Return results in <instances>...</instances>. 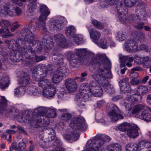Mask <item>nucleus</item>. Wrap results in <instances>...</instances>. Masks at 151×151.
<instances>
[{
	"label": "nucleus",
	"instance_id": "1",
	"mask_svg": "<svg viewBox=\"0 0 151 151\" xmlns=\"http://www.w3.org/2000/svg\"><path fill=\"white\" fill-rule=\"evenodd\" d=\"M47 66L44 64H39L33 68L32 76L35 81H39L40 78H45L47 75Z\"/></svg>",
	"mask_w": 151,
	"mask_h": 151
},
{
	"label": "nucleus",
	"instance_id": "2",
	"mask_svg": "<svg viewBox=\"0 0 151 151\" xmlns=\"http://www.w3.org/2000/svg\"><path fill=\"white\" fill-rule=\"evenodd\" d=\"M38 116L36 119H33V117L32 120L29 121L30 122V125L35 128L40 127H45L48 126L49 124V119L47 117H45L44 116L41 115H37Z\"/></svg>",
	"mask_w": 151,
	"mask_h": 151
},
{
	"label": "nucleus",
	"instance_id": "3",
	"mask_svg": "<svg viewBox=\"0 0 151 151\" xmlns=\"http://www.w3.org/2000/svg\"><path fill=\"white\" fill-rule=\"evenodd\" d=\"M14 44L15 46L17 47L19 51L20 52L25 51V50H27L29 51L30 50L32 54V56H36V54L34 52L33 48H32L31 46L29 45L27 47L26 45V42L23 39L18 38L16 40H12L11 41L10 44ZM31 56L32 55H31Z\"/></svg>",
	"mask_w": 151,
	"mask_h": 151
},
{
	"label": "nucleus",
	"instance_id": "4",
	"mask_svg": "<svg viewBox=\"0 0 151 151\" xmlns=\"http://www.w3.org/2000/svg\"><path fill=\"white\" fill-rule=\"evenodd\" d=\"M70 127L74 129L84 131L87 128L84 119L82 116L76 117L73 119L70 124Z\"/></svg>",
	"mask_w": 151,
	"mask_h": 151
},
{
	"label": "nucleus",
	"instance_id": "5",
	"mask_svg": "<svg viewBox=\"0 0 151 151\" xmlns=\"http://www.w3.org/2000/svg\"><path fill=\"white\" fill-rule=\"evenodd\" d=\"M34 112L36 115L44 116L45 117L47 118L55 117L57 115L55 109L43 107H39L35 109Z\"/></svg>",
	"mask_w": 151,
	"mask_h": 151
},
{
	"label": "nucleus",
	"instance_id": "6",
	"mask_svg": "<svg viewBox=\"0 0 151 151\" xmlns=\"http://www.w3.org/2000/svg\"><path fill=\"white\" fill-rule=\"evenodd\" d=\"M105 70L103 68H99L98 70V73H94L92 76V78L95 81L102 85L104 89L109 87L108 80L104 76V72Z\"/></svg>",
	"mask_w": 151,
	"mask_h": 151
},
{
	"label": "nucleus",
	"instance_id": "7",
	"mask_svg": "<svg viewBox=\"0 0 151 151\" xmlns=\"http://www.w3.org/2000/svg\"><path fill=\"white\" fill-rule=\"evenodd\" d=\"M109 108L110 110L108 113V116L111 120L115 122L119 119L123 118L122 112L116 106L111 104L109 106Z\"/></svg>",
	"mask_w": 151,
	"mask_h": 151
},
{
	"label": "nucleus",
	"instance_id": "8",
	"mask_svg": "<svg viewBox=\"0 0 151 151\" xmlns=\"http://www.w3.org/2000/svg\"><path fill=\"white\" fill-rule=\"evenodd\" d=\"M142 97L140 95L134 94L128 96L124 101V105L128 109L132 108V105L140 102Z\"/></svg>",
	"mask_w": 151,
	"mask_h": 151
},
{
	"label": "nucleus",
	"instance_id": "9",
	"mask_svg": "<svg viewBox=\"0 0 151 151\" xmlns=\"http://www.w3.org/2000/svg\"><path fill=\"white\" fill-rule=\"evenodd\" d=\"M135 12L137 19L141 21L146 19L147 13L145 8V4L142 1L138 2L135 9Z\"/></svg>",
	"mask_w": 151,
	"mask_h": 151
},
{
	"label": "nucleus",
	"instance_id": "10",
	"mask_svg": "<svg viewBox=\"0 0 151 151\" xmlns=\"http://www.w3.org/2000/svg\"><path fill=\"white\" fill-rule=\"evenodd\" d=\"M101 63L104 66L107 65V68H111V63L107 57H92L91 61V63L93 65L100 66Z\"/></svg>",
	"mask_w": 151,
	"mask_h": 151
},
{
	"label": "nucleus",
	"instance_id": "11",
	"mask_svg": "<svg viewBox=\"0 0 151 151\" xmlns=\"http://www.w3.org/2000/svg\"><path fill=\"white\" fill-rule=\"evenodd\" d=\"M21 34L22 36L24 37L25 41L29 43L31 47L34 46V40L35 35L32 33L29 29H23L21 31Z\"/></svg>",
	"mask_w": 151,
	"mask_h": 151
},
{
	"label": "nucleus",
	"instance_id": "12",
	"mask_svg": "<svg viewBox=\"0 0 151 151\" xmlns=\"http://www.w3.org/2000/svg\"><path fill=\"white\" fill-rule=\"evenodd\" d=\"M124 47L128 52L134 53L136 52L138 47L137 41L133 39L127 40L125 41Z\"/></svg>",
	"mask_w": 151,
	"mask_h": 151
},
{
	"label": "nucleus",
	"instance_id": "13",
	"mask_svg": "<svg viewBox=\"0 0 151 151\" xmlns=\"http://www.w3.org/2000/svg\"><path fill=\"white\" fill-rule=\"evenodd\" d=\"M12 114L14 116L18 118V119H21V120L23 119L24 121H25L24 119L28 121L31 120L33 116L32 112L31 111H27L25 115L23 114L20 115V113H19L18 110L15 108L12 109Z\"/></svg>",
	"mask_w": 151,
	"mask_h": 151
},
{
	"label": "nucleus",
	"instance_id": "14",
	"mask_svg": "<svg viewBox=\"0 0 151 151\" xmlns=\"http://www.w3.org/2000/svg\"><path fill=\"white\" fill-rule=\"evenodd\" d=\"M80 98L83 99L85 101L88 100L89 98V94L90 93V96L91 94V87L90 85L89 86L88 85L82 84L80 87Z\"/></svg>",
	"mask_w": 151,
	"mask_h": 151
},
{
	"label": "nucleus",
	"instance_id": "15",
	"mask_svg": "<svg viewBox=\"0 0 151 151\" xmlns=\"http://www.w3.org/2000/svg\"><path fill=\"white\" fill-rule=\"evenodd\" d=\"M91 93L94 96L100 97L102 95V88L99 83L96 81H93L90 83Z\"/></svg>",
	"mask_w": 151,
	"mask_h": 151
},
{
	"label": "nucleus",
	"instance_id": "16",
	"mask_svg": "<svg viewBox=\"0 0 151 151\" xmlns=\"http://www.w3.org/2000/svg\"><path fill=\"white\" fill-rule=\"evenodd\" d=\"M148 143L140 142L136 144H128L126 146V151H143L144 147L148 146Z\"/></svg>",
	"mask_w": 151,
	"mask_h": 151
},
{
	"label": "nucleus",
	"instance_id": "17",
	"mask_svg": "<svg viewBox=\"0 0 151 151\" xmlns=\"http://www.w3.org/2000/svg\"><path fill=\"white\" fill-rule=\"evenodd\" d=\"M8 102L4 96H1L0 99V114H4L7 116L10 115L11 113L12 114V109L9 110L6 108Z\"/></svg>",
	"mask_w": 151,
	"mask_h": 151
},
{
	"label": "nucleus",
	"instance_id": "18",
	"mask_svg": "<svg viewBox=\"0 0 151 151\" xmlns=\"http://www.w3.org/2000/svg\"><path fill=\"white\" fill-rule=\"evenodd\" d=\"M65 22L67 23L66 18L62 17L60 19L52 22L50 26V28L53 29L61 30L63 28Z\"/></svg>",
	"mask_w": 151,
	"mask_h": 151
},
{
	"label": "nucleus",
	"instance_id": "19",
	"mask_svg": "<svg viewBox=\"0 0 151 151\" xmlns=\"http://www.w3.org/2000/svg\"><path fill=\"white\" fill-rule=\"evenodd\" d=\"M30 80V76L29 74L22 71L19 76L18 81L20 84L27 86L29 85Z\"/></svg>",
	"mask_w": 151,
	"mask_h": 151
},
{
	"label": "nucleus",
	"instance_id": "20",
	"mask_svg": "<svg viewBox=\"0 0 151 151\" xmlns=\"http://www.w3.org/2000/svg\"><path fill=\"white\" fill-rule=\"evenodd\" d=\"M65 86L66 88L72 92L75 91L77 88V85L75 80L73 78H68L65 80Z\"/></svg>",
	"mask_w": 151,
	"mask_h": 151
},
{
	"label": "nucleus",
	"instance_id": "21",
	"mask_svg": "<svg viewBox=\"0 0 151 151\" xmlns=\"http://www.w3.org/2000/svg\"><path fill=\"white\" fill-rule=\"evenodd\" d=\"M139 128L136 124H132L127 130V134L128 136L132 138L136 137L139 135L138 132Z\"/></svg>",
	"mask_w": 151,
	"mask_h": 151
},
{
	"label": "nucleus",
	"instance_id": "22",
	"mask_svg": "<svg viewBox=\"0 0 151 151\" xmlns=\"http://www.w3.org/2000/svg\"><path fill=\"white\" fill-rule=\"evenodd\" d=\"M55 92V90L52 84L45 89H43L42 94L45 97L49 98L53 96Z\"/></svg>",
	"mask_w": 151,
	"mask_h": 151
},
{
	"label": "nucleus",
	"instance_id": "23",
	"mask_svg": "<svg viewBox=\"0 0 151 151\" xmlns=\"http://www.w3.org/2000/svg\"><path fill=\"white\" fill-rule=\"evenodd\" d=\"M56 67L57 68L55 72L56 73H57L62 75L65 77L68 76L69 71L65 66L60 64L56 65Z\"/></svg>",
	"mask_w": 151,
	"mask_h": 151
},
{
	"label": "nucleus",
	"instance_id": "24",
	"mask_svg": "<svg viewBox=\"0 0 151 151\" xmlns=\"http://www.w3.org/2000/svg\"><path fill=\"white\" fill-rule=\"evenodd\" d=\"M79 135L78 132L75 131L72 133L65 134L64 137L66 140L72 142L77 140L79 138Z\"/></svg>",
	"mask_w": 151,
	"mask_h": 151
},
{
	"label": "nucleus",
	"instance_id": "25",
	"mask_svg": "<svg viewBox=\"0 0 151 151\" xmlns=\"http://www.w3.org/2000/svg\"><path fill=\"white\" fill-rule=\"evenodd\" d=\"M89 34L91 38L93 40V41L96 44L98 45L97 40L101 36L100 32L94 28H92L90 30Z\"/></svg>",
	"mask_w": 151,
	"mask_h": 151
},
{
	"label": "nucleus",
	"instance_id": "26",
	"mask_svg": "<svg viewBox=\"0 0 151 151\" xmlns=\"http://www.w3.org/2000/svg\"><path fill=\"white\" fill-rule=\"evenodd\" d=\"M54 38L57 44L59 46L64 47L66 45L65 39L61 34H57L55 36Z\"/></svg>",
	"mask_w": 151,
	"mask_h": 151
},
{
	"label": "nucleus",
	"instance_id": "27",
	"mask_svg": "<svg viewBox=\"0 0 151 151\" xmlns=\"http://www.w3.org/2000/svg\"><path fill=\"white\" fill-rule=\"evenodd\" d=\"M137 117L147 122L151 121V114L146 111H144L141 114L139 113Z\"/></svg>",
	"mask_w": 151,
	"mask_h": 151
},
{
	"label": "nucleus",
	"instance_id": "28",
	"mask_svg": "<svg viewBox=\"0 0 151 151\" xmlns=\"http://www.w3.org/2000/svg\"><path fill=\"white\" fill-rule=\"evenodd\" d=\"M10 80L8 76H6L0 79V88L4 89L10 84Z\"/></svg>",
	"mask_w": 151,
	"mask_h": 151
},
{
	"label": "nucleus",
	"instance_id": "29",
	"mask_svg": "<svg viewBox=\"0 0 151 151\" xmlns=\"http://www.w3.org/2000/svg\"><path fill=\"white\" fill-rule=\"evenodd\" d=\"M42 42L44 43V45L48 48H51L53 46V40L51 37L48 35L45 36L42 39Z\"/></svg>",
	"mask_w": 151,
	"mask_h": 151
},
{
	"label": "nucleus",
	"instance_id": "30",
	"mask_svg": "<svg viewBox=\"0 0 151 151\" xmlns=\"http://www.w3.org/2000/svg\"><path fill=\"white\" fill-rule=\"evenodd\" d=\"M37 81L38 82L37 84L39 86L43 89H45L52 84L51 83L49 80L47 79L41 81L39 80V81Z\"/></svg>",
	"mask_w": 151,
	"mask_h": 151
},
{
	"label": "nucleus",
	"instance_id": "31",
	"mask_svg": "<svg viewBox=\"0 0 151 151\" xmlns=\"http://www.w3.org/2000/svg\"><path fill=\"white\" fill-rule=\"evenodd\" d=\"M108 151H122L121 146L117 144H114L108 146Z\"/></svg>",
	"mask_w": 151,
	"mask_h": 151
},
{
	"label": "nucleus",
	"instance_id": "32",
	"mask_svg": "<svg viewBox=\"0 0 151 151\" xmlns=\"http://www.w3.org/2000/svg\"><path fill=\"white\" fill-rule=\"evenodd\" d=\"M130 19L134 23H137V24L135 26V27L138 29H141L143 28L144 23L143 22H138L136 17L133 15H131L130 17Z\"/></svg>",
	"mask_w": 151,
	"mask_h": 151
},
{
	"label": "nucleus",
	"instance_id": "33",
	"mask_svg": "<svg viewBox=\"0 0 151 151\" xmlns=\"http://www.w3.org/2000/svg\"><path fill=\"white\" fill-rule=\"evenodd\" d=\"M26 87L24 86L18 87L15 89L14 94L18 96L24 95L25 93Z\"/></svg>",
	"mask_w": 151,
	"mask_h": 151
},
{
	"label": "nucleus",
	"instance_id": "34",
	"mask_svg": "<svg viewBox=\"0 0 151 151\" xmlns=\"http://www.w3.org/2000/svg\"><path fill=\"white\" fill-rule=\"evenodd\" d=\"M144 106L142 104H137L136 105L134 108L132 113L134 114H136L137 115L139 114L142 113V110L144 109Z\"/></svg>",
	"mask_w": 151,
	"mask_h": 151
},
{
	"label": "nucleus",
	"instance_id": "35",
	"mask_svg": "<svg viewBox=\"0 0 151 151\" xmlns=\"http://www.w3.org/2000/svg\"><path fill=\"white\" fill-rule=\"evenodd\" d=\"M76 32V29L73 26H70L67 27L65 31V35L67 36H72Z\"/></svg>",
	"mask_w": 151,
	"mask_h": 151
},
{
	"label": "nucleus",
	"instance_id": "36",
	"mask_svg": "<svg viewBox=\"0 0 151 151\" xmlns=\"http://www.w3.org/2000/svg\"><path fill=\"white\" fill-rule=\"evenodd\" d=\"M64 77L62 75H60L55 72L52 77V81L55 83H59L62 81Z\"/></svg>",
	"mask_w": 151,
	"mask_h": 151
},
{
	"label": "nucleus",
	"instance_id": "37",
	"mask_svg": "<svg viewBox=\"0 0 151 151\" xmlns=\"http://www.w3.org/2000/svg\"><path fill=\"white\" fill-rule=\"evenodd\" d=\"M82 57H68L67 60H69V62L71 65L73 67L78 63L80 62V60Z\"/></svg>",
	"mask_w": 151,
	"mask_h": 151
},
{
	"label": "nucleus",
	"instance_id": "38",
	"mask_svg": "<svg viewBox=\"0 0 151 151\" xmlns=\"http://www.w3.org/2000/svg\"><path fill=\"white\" fill-rule=\"evenodd\" d=\"M132 124L127 122H123L120 124L118 127V129L121 131H127Z\"/></svg>",
	"mask_w": 151,
	"mask_h": 151
},
{
	"label": "nucleus",
	"instance_id": "39",
	"mask_svg": "<svg viewBox=\"0 0 151 151\" xmlns=\"http://www.w3.org/2000/svg\"><path fill=\"white\" fill-rule=\"evenodd\" d=\"M121 61L120 67H125V63L127 61L132 62L133 60L132 57H119Z\"/></svg>",
	"mask_w": 151,
	"mask_h": 151
},
{
	"label": "nucleus",
	"instance_id": "40",
	"mask_svg": "<svg viewBox=\"0 0 151 151\" xmlns=\"http://www.w3.org/2000/svg\"><path fill=\"white\" fill-rule=\"evenodd\" d=\"M29 4H28L29 8V12H32L33 10L36 8L37 6L36 2L37 0H29Z\"/></svg>",
	"mask_w": 151,
	"mask_h": 151
},
{
	"label": "nucleus",
	"instance_id": "41",
	"mask_svg": "<svg viewBox=\"0 0 151 151\" xmlns=\"http://www.w3.org/2000/svg\"><path fill=\"white\" fill-rule=\"evenodd\" d=\"M136 0H124L125 6L127 7H132L137 3Z\"/></svg>",
	"mask_w": 151,
	"mask_h": 151
},
{
	"label": "nucleus",
	"instance_id": "42",
	"mask_svg": "<svg viewBox=\"0 0 151 151\" xmlns=\"http://www.w3.org/2000/svg\"><path fill=\"white\" fill-rule=\"evenodd\" d=\"M137 91L139 95H144L147 92L148 88L145 86H141L138 87Z\"/></svg>",
	"mask_w": 151,
	"mask_h": 151
},
{
	"label": "nucleus",
	"instance_id": "43",
	"mask_svg": "<svg viewBox=\"0 0 151 151\" xmlns=\"http://www.w3.org/2000/svg\"><path fill=\"white\" fill-rule=\"evenodd\" d=\"M40 9L41 14H47V15H48L50 13L49 9L45 5H40Z\"/></svg>",
	"mask_w": 151,
	"mask_h": 151
},
{
	"label": "nucleus",
	"instance_id": "44",
	"mask_svg": "<svg viewBox=\"0 0 151 151\" xmlns=\"http://www.w3.org/2000/svg\"><path fill=\"white\" fill-rule=\"evenodd\" d=\"M72 117L71 114L68 113H65L62 114L60 118L61 121L66 122L69 120Z\"/></svg>",
	"mask_w": 151,
	"mask_h": 151
},
{
	"label": "nucleus",
	"instance_id": "45",
	"mask_svg": "<svg viewBox=\"0 0 151 151\" xmlns=\"http://www.w3.org/2000/svg\"><path fill=\"white\" fill-rule=\"evenodd\" d=\"M138 58V60H139V62L140 63L142 64V63H148L151 65V59H149V57H137Z\"/></svg>",
	"mask_w": 151,
	"mask_h": 151
},
{
	"label": "nucleus",
	"instance_id": "46",
	"mask_svg": "<svg viewBox=\"0 0 151 151\" xmlns=\"http://www.w3.org/2000/svg\"><path fill=\"white\" fill-rule=\"evenodd\" d=\"M99 45L100 47L104 49H107L108 47L106 40L104 38H101L100 40Z\"/></svg>",
	"mask_w": 151,
	"mask_h": 151
},
{
	"label": "nucleus",
	"instance_id": "47",
	"mask_svg": "<svg viewBox=\"0 0 151 151\" xmlns=\"http://www.w3.org/2000/svg\"><path fill=\"white\" fill-rule=\"evenodd\" d=\"M92 23L94 27L99 29H101L104 28V25L101 22L95 19H93L92 21Z\"/></svg>",
	"mask_w": 151,
	"mask_h": 151
},
{
	"label": "nucleus",
	"instance_id": "48",
	"mask_svg": "<svg viewBox=\"0 0 151 151\" xmlns=\"http://www.w3.org/2000/svg\"><path fill=\"white\" fill-rule=\"evenodd\" d=\"M9 6L6 4L2 5L1 12V13L5 15H7L9 11Z\"/></svg>",
	"mask_w": 151,
	"mask_h": 151
},
{
	"label": "nucleus",
	"instance_id": "49",
	"mask_svg": "<svg viewBox=\"0 0 151 151\" xmlns=\"http://www.w3.org/2000/svg\"><path fill=\"white\" fill-rule=\"evenodd\" d=\"M118 17L120 21L122 23H126L127 21V16L123 12L119 13L118 12Z\"/></svg>",
	"mask_w": 151,
	"mask_h": 151
},
{
	"label": "nucleus",
	"instance_id": "50",
	"mask_svg": "<svg viewBox=\"0 0 151 151\" xmlns=\"http://www.w3.org/2000/svg\"><path fill=\"white\" fill-rule=\"evenodd\" d=\"M106 67L103 68V69H104V70H105L104 71L105 72H104V74L105 76V78L107 79L106 78H112V75L111 74V72L109 71L108 70L109 69L107 68V65H106ZM111 68H110V69Z\"/></svg>",
	"mask_w": 151,
	"mask_h": 151
},
{
	"label": "nucleus",
	"instance_id": "51",
	"mask_svg": "<svg viewBox=\"0 0 151 151\" xmlns=\"http://www.w3.org/2000/svg\"><path fill=\"white\" fill-rule=\"evenodd\" d=\"M40 139L39 140V143L40 145L42 148L45 149L47 148L46 143L47 142L45 140L43 137L42 135H40L39 136Z\"/></svg>",
	"mask_w": 151,
	"mask_h": 151
},
{
	"label": "nucleus",
	"instance_id": "52",
	"mask_svg": "<svg viewBox=\"0 0 151 151\" xmlns=\"http://www.w3.org/2000/svg\"><path fill=\"white\" fill-rule=\"evenodd\" d=\"M22 64L24 65L31 64L34 62L32 57H24Z\"/></svg>",
	"mask_w": 151,
	"mask_h": 151
},
{
	"label": "nucleus",
	"instance_id": "53",
	"mask_svg": "<svg viewBox=\"0 0 151 151\" xmlns=\"http://www.w3.org/2000/svg\"><path fill=\"white\" fill-rule=\"evenodd\" d=\"M117 35L116 37L117 39L120 41H122L124 40L126 37L125 35L122 31L119 32L117 33Z\"/></svg>",
	"mask_w": 151,
	"mask_h": 151
},
{
	"label": "nucleus",
	"instance_id": "54",
	"mask_svg": "<svg viewBox=\"0 0 151 151\" xmlns=\"http://www.w3.org/2000/svg\"><path fill=\"white\" fill-rule=\"evenodd\" d=\"M26 148V144L23 141L20 142L19 143L17 150L18 151H24L25 150Z\"/></svg>",
	"mask_w": 151,
	"mask_h": 151
},
{
	"label": "nucleus",
	"instance_id": "55",
	"mask_svg": "<svg viewBox=\"0 0 151 151\" xmlns=\"http://www.w3.org/2000/svg\"><path fill=\"white\" fill-rule=\"evenodd\" d=\"M119 86L121 89L122 88H125L127 86H129V84L128 83L127 80L124 79L121 80L119 82Z\"/></svg>",
	"mask_w": 151,
	"mask_h": 151
},
{
	"label": "nucleus",
	"instance_id": "56",
	"mask_svg": "<svg viewBox=\"0 0 151 151\" xmlns=\"http://www.w3.org/2000/svg\"><path fill=\"white\" fill-rule=\"evenodd\" d=\"M48 134L49 135L52 134V135L51 137V140H54L56 138V136L55 135V131L52 128H49L47 129Z\"/></svg>",
	"mask_w": 151,
	"mask_h": 151
},
{
	"label": "nucleus",
	"instance_id": "57",
	"mask_svg": "<svg viewBox=\"0 0 151 151\" xmlns=\"http://www.w3.org/2000/svg\"><path fill=\"white\" fill-rule=\"evenodd\" d=\"M73 40L75 41V43L77 44H80L81 42L82 41V39L80 35H75L73 37Z\"/></svg>",
	"mask_w": 151,
	"mask_h": 151
},
{
	"label": "nucleus",
	"instance_id": "58",
	"mask_svg": "<svg viewBox=\"0 0 151 151\" xmlns=\"http://www.w3.org/2000/svg\"><path fill=\"white\" fill-rule=\"evenodd\" d=\"M63 58L61 59L60 57H53L52 61L54 63H56V65L61 64L63 63Z\"/></svg>",
	"mask_w": 151,
	"mask_h": 151
},
{
	"label": "nucleus",
	"instance_id": "59",
	"mask_svg": "<svg viewBox=\"0 0 151 151\" xmlns=\"http://www.w3.org/2000/svg\"><path fill=\"white\" fill-rule=\"evenodd\" d=\"M86 52V49H77L76 51V55H83L84 56Z\"/></svg>",
	"mask_w": 151,
	"mask_h": 151
},
{
	"label": "nucleus",
	"instance_id": "60",
	"mask_svg": "<svg viewBox=\"0 0 151 151\" xmlns=\"http://www.w3.org/2000/svg\"><path fill=\"white\" fill-rule=\"evenodd\" d=\"M35 47L37 48V50L36 51L37 52H40L42 50V45L41 44V42L38 40L35 41Z\"/></svg>",
	"mask_w": 151,
	"mask_h": 151
},
{
	"label": "nucleus",
	"instance_id": "61",
	"mask_svg": "<svg viewBox=\"0 0 151 151\" xmlns=\"http://www.w3.org/2000/svg\"><path fill=\"white\" fill-rule=\"evenodd\" d=\"M37 27L39 29L41 28L45 32L46 30L45 24V22H39L37 25Z\"/></svg>",
	"mask_w": 151,
	"mask_h": 151
},
{
	"label": "nucleus",
	"instance_id": "62",
	"mask_svg": "<svg viewBox=\"0 0 151 151\" xmlns=\"http://www.w3.org/2000/svg\"><path fill=\"white\" fill-rule=\"evenodd\" d=\"M116 9L117 11V13L118 12L119 13H121L122 12H123L124 9H123V5L122 4L121 2H119L116 5Z\"/></svg>",
	"mask_w": 151,
	"mask_h": 151
},
{
	"label": "nucleus",
	"instance_id": "63",
	"mask_svg": "<svg viewBox=\"0 0 151 151\" xmlns=\"http://www.w3.org/2000/svg\"><path fill=\"white\" fill-rule=\"evenodd\" d=\"M47 70L51 71V72L55 71L57 67L56 65L55 66L52 64H49L47 66Z\"/></svg>",
	"mask_w": 151,
	"mask_h": 151
},
{
	"label": "nucleus",
	"instance_id": "64",
	"mask_svg": "<svg viewBox=\"0 0 151 151\" xmlns=\"http://www.w3.org/2000/svg\"><path fill=\"white\" fill-rule=\"evenodd\" d=\"M53 140H55L52 143L53 145L58 147H60L61 146L62 143L61 141L59 139H57L56 137V138Z\"/></svg>",
	"mask_w": 151,
	"mask_h": 151
}]
</instances>
